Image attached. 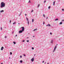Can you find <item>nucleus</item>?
Here are the masks:
<instances>
[{
	"label": "nucleus",
	"instance_id": "1",
	"mask_svg": "<svg viewBox=\"0 0 64 64\" xmlns=\"http://www.w3.org/2000/svg\"><path fill=\"white\" fill-rule=\"evenodd\" d=\"M5 6V4L4 2H1L0 4V8H3Z\"/></svg>",
	"mask_w": 64,
	"mask_h": 64
},
{
	"label": "nucleus",
	"instance_id": "2",
	"mask_svg": "<svg viewBox=\"0 0 64 64\" xmlns=\"http://www.w3.org/2000/svg\"><path fill=\"white\" fill-rule=\"evenodd\" d=\"M57 48V46H55V48H54V50L53 51V53H54V52H55V50H56V48Z\"/></svg>",
	"mask_w": 64,
	"mask_h": 64
},
{
	"label": "nucleus",
	"instance_id": "3",
	"mask_svg": "<svg viewBox=\"0 0 64 64\" xmlns=\"http://www.w3.org/2000/svg\"><path fill=\"white\" fill-rule=\"evenodd\" d=\"M21 28H22V30L23 32L24 31V27H23Z\"/></svg>",
	"mask_w": 64,
	"mask_h": 64
},
{
	"label": "nucleus",
	"instance_id": "4",
	"mask_svg": "<svg viewBox=\"0 0 64 64\" xmlns=\"http://www.w3.org/2000/svg\"><path fill=\"white\" fill-rule=\"evenodd\" d=\"M46 27H47L48 26H49V27H50V26H51V25L50 24H48L46 25Z\"/></svg>",
	"mask_w": 64,
	"mask_h": 64
},
{
	"label": "nucleus",
	"instance_id": "5",
	"mask_svg": "<svg viewBox=\"0 0 64 64\" xmlns=\"http://www.w3.org/2000/svg\"><path fill=\"white\" fill-rule=\"evenodd\" d=\"M23 31L22 30H20L19 31V33H21L23 32Z\"/></svg>",
	"mask_w": 64,
	"mask_h": 64
},
{
	"label": "nucleus",
	"instance_id": "6",
	"mask_svg": "<svg viewBox=\"0 0 64 64\" xmlns=\"http://www.w3.org/2000/svg\"><path fill=\"white\" fill-rule=\"evenodd\" d=\"M34 58H32L31 60V61L32 62H33V61H34Z\"/></svg>",
	"mask_w": 64,
	"mask_h": 64
},
{
	"label": "nucleus",
	"instance_id": "7",
	"mask_svg": "<svg viewBox=\"0 0 64 64\" xmlns=\"http://www.w3.org/2000/svg\"><path fill=\"white\" fill-rule=\"evenodd\" d=\"M3 49H4V47L3 46H2L1 49V50H3Z\"/></svg>",
	"mask_w": 64,
	"mask_h": 64
},
{
	"label": "nucleus",
	"instance_id": "8",
	"mask_svg": "<svg viewBox=\"0 0 64 64\" xmlns=\"http://www.w3.org/2000/svg\"><path fill=\"white\" fill-rule=\"evenodd\" d=\"M4 12V10H2L0 11V12L2 13V12Z\"/></svg>",
	"mask_w": 64,
	"mask_h": 64
},
{
	"label": "nucleus",
	"instance_id": "9",
	"mask_svg": "<svg viewBox=\"0 0 64 64\" xmlns=\"http://www.w3.org/2000/svg\"><path fill=\"white\" fill-rule=\"evenodd\" d=\"M53 40H52L51 42H50V43L52 44L53 43Z\"/></svg>",
	"mask_w": 64,
	"mask_h": 64
},
{
	"label": "nucleus",
	"instance_id": "10",
	"mask_svg": "<svg viewBox=\"0 0 64 64\" xmlns=\"http://www.w3.org/2000/svg\"><path fill=\"white\" fill-rule=\"evenodd\" d=\"M62 24V22H60V23L59 24H60V25H61V24Z\"/></svg>",
	"mask_w": 64,
	"mask_h": 64
},
{
	"label": "nucleus",
	"instance_id": "11",
	"mask_svg": "<svg viewBox=\"0 0 64 64\" xmlns=\"http://www.w3.org/2000/svg\"><path fill=\"white\" fill-rule=\"evenodd\" d=\"M37 30V28H36V29H34V31H36V30Z\"/></svg>",
	"mask_w": 64,
	"mask_h": 64
},
{
	"label": "nucleus",
	"instance_id": "12",
	"mask_svg": "<svg viewBox=\"0 0 64 64\" xmlns=\"http://www.w3.org/2000/svg\"><path fill=\"white\" fill-rule=\"evenodd\" d=\"M22 62H23V61H22V60H20V63H22Z\"/></svg>",
	"mask_w": 64,
	"mask_h": 64
},
{
	"label": "nucleus",
	"instance_id": "13",
	"mask_svg": "<svg viewBox=\"0 0 64 64\" xmlns=\"http://www.w3.org/2000/svg\"><path fill=\"white\" fill-rule=\"evenodd\" d=\"M50 8H51V6H49L48 7V9H50Z\"/></svg>",
	"mask_w": 64,
	"mask_h": 64
},
{
	"label": "nucleus",
	"instance_id": "14",
	"mask_svg": "<svg viewBox=\"0 0 64 64\" xmlns=\"http://www.w3.org/2000/svg\"><path fill=\"white\" fill-rule=\"evenodd\" d=\"M55 21H57V20H58V19L56 18L55 20Z\"/></svg>",
	"mask_w": 64,
	"mask_h": 64
},
{
	"label": "nucleus",
	"instance_id": "15",
	"mask_svg": "<svg viewBox=\"0 0 64 64\" xmlns=\"http://www.w3.org/2000/svg\"><path fill=\"white\" fill-rule=\"evenodd\" d=\"M14 44H16V42H13Z\"/></svg>",
	"mask_w": 64,
	"mask_h": 64
},
{
	"label": "nucleus",
	"instance_id": "16",
	"mask_svg": "<svg viewBox=\"0 0 64 64\" xmlns=\"http://www.w3.org/2000/svg\"><path fill=\"white\" fill-rule=\"evenodd\" d=\"M55 1L53 3V5H54V6L55 5Z\"/></svg>",
	"mask_w": 64,
	"mask_h": 64
},
{
	"label": "nucleus",
	"instance_id": "17",
	"mask_svg": "<svg viewBox=\"0 0 64 64\" xmlns=\"http://www.w3.org/2000/svg\"><path fill=\"white\" fill-rule=\"evenodd\" d=\"M43 17H45V16L44 14H43Z\"/></svg>",
	"mask_w": 64,
	"mask_h": 64
},
{
	"label": "nucleus",
	"instance_id": "18",
	"mask_svg": "<svg viewBox=\"0 0 64 64\" xmlns=\"http://www.w3.org/2000/svg\"><path fill=\"white\" fill-rule=\"evenodd\" d=\"M28 25H29V21H28Z\"/></svg>",
	"mask_w": 64,
	"mask_h": 64
},
{
	"label": "nucleus",
	"instance_id": "19",
	"mask_svg": "<svg viewBox=\"0 0 64 64\" xmlns=\"http://www.w3.org/2000/svg\"><path fill=\"white\" fill-rule=\"evenodd\" d=\"M32 22H34V19H32Z\"/></svg>",
	"mask_w": 64,
	"mask_h": 64
},
{
	"label": "nucleus",
	"instance_id": "20",
	"mask_svg": "<svg viewBox=\"0 0 64 64\" xmlns=\"http://www.w3.org/2000/svg\"><path fill=\"white\" fill-rule=\"evenodd\" d=\"M16 24V22H15L14 23H13V25H14V24Z\"/></svg>",
	"mask_w": 64,
	"mask_h": 64
},
{
	"label": "nucleus",
	"instance_id": "21",
	"mask_svg": "<svg viewBox=\"0 0 64 64\" xmlns=\"http://www.w3.org/2000/svg\"><path fill=\"white\" fill-rule=\"evenodd\" d=\"M39 6H40V4H38V6H37L38 8Z\"/></svg>",
	"mask_w": 64,
	"mask_h": 64
},
{
	"label": "nucleus",
	"instance_id": "22",
	"mask_svg": "<svg viewBox=\"0 0 64 64\" xmlns=\"http://www.w3.org/2000/svg\"><path fill=\"white\" fill-rule=\"evenodd\" d=\"M21 12H20V15H19V16H20L21 15Z\"/></svg>",
	"mask_w": 64,
	"mask_h": 64
},
{
	"label": "nucleus",
	"instance_id": "23",
	"mask_svg": "<svg viewBox=\"0 0 64 64\" xmlns=\"http://www.w3.org/2000/svg\"><path fill=\"white\" fill-rule=\"evenodd\" d=\"M10 55H12V52H10Z\"/></svg>",
	"mask_w": 64,
	"mask_h": 64
},
{
	"label": "nucleus",
	"instance_id": "24",
	"mask_svg": "<svg viewBox=\"0 0 64 64\" xmlns=\"http://www.w3.org/2000/svg\"><path fill=\"white\" fill-rule=\"evenodd\" d=\"M32 50H34V48L32 47Z\"/></svg>",
	"mask_w": 64,
	"mask_h": 64
},
{
	"label": "nucleus",
	"instance_id": "25",
	"mask_svg": "<svg viewBox=\"0 0 64 64\" xmlns=\"http://www.w3.org/2000/svg\"><path fill=\"white\" fill-rule=\"evenodd\" d=\"M23 42H25V40H23L22 41Z\"/></svg>",
	"mask_w": 64,
	"mask_h": 64
},
{
	"label": "nucleus",
	"instance_id": "26",
	"mask_svg": "<svg viewBox=\"0 0 64 64\" xmlns=\"http://www.w3.org/2000/svg\"><path fill=\"white\" fill-rule=\"evenodd\" d=\"M26 20H27V21H29L28 20V18H26Z\"/></svg>",
	"mask_w": 64,
	"mask_h": 64
},
{
	"label": "nucleus",
	"instance_id": "27",
	"mask_svg": "<svg viewBox=\"0 0 64 64\" xmlns=\"http://www.w3.org/2000/svg\"><path fill=\"white\" fill-rule=\"evenodd\" d=\"M23 55L24 56V57H25V56H26V55L25 54H24Z\"/></svg>",
	"mask_w": 64,
	"mask_h": 64
},
{
	"label": "nucleus",
	"instance_id": "28",
	"mask_svg": "<svg viewBox=\"0 0 64 64\" xmlns=\"http://www.w3.org/2000/svg\"><path fill=\"white\" fill-rule=\"evenodd\" d=\"M62 11H64V9H62Z\"/></svg>",
	"mask_w": 64,
	"mask_h": 64
},
{
	"label": "nucleus",
	"instance_id": "29",
	"mask_svg": "<svg viewBox=\"0 0 64 64\" xmlns=\"http://www.w3.org/2000/svg\"><path fill=\"white\" fill-rule=\"evenodd\" d=\"M26 41L28 42H29V40H26Z\"/></svg>",
	"mask_w": 64,
	"mask_h": 64
},
{
	"label": "nucleus",
	"instance_id": "30",
	"mask_svg": "<svg viewBox=\"0 0 64 64\" xmlns=\"http://www.w3.org/2000/svg\"><path fill=\"white\" fill-rule=\"evenodd\" d=\"M1 30H2V28L1 27Z\"/></svg>",
	"mask_w": 64,
	"mask_h": 64
},
{
	"label": "nucleus",
	"instance_id": "31",
	"mask_svg": "<svg viewBox=\"0 0 64 64\" xmlns=\"http://www.w3.org/2000/svg\"><path fill=\"white\" fill-rule=\"evenodd\" d=\"M50 35H52V33L50 32Z\"/></svg>",
	"mask_w": 64,
	"mask_h": 64
},
{
	"label": "nucleus",
	"instance_id": "32",
	"mask_svg": "<svg viewBox=\"0 0 64 64\" xmlns=\"http://www.w3.org/2000/svg\"><path fill=\"white\" fill-rule=\"evenodd\" d=\"M33 12V10H32L31 11V12Z\"/></svg>",
	"mask_w": 64,
	"mask_h": 64
},
{
	"label": "nucleus",
	"instance_id": "33",
	"mask_svg": "<svg viewBox=\"0 0 64 64\" xmlns=\"http://www.w3.org/2000/svg\"><path fill=\"white\" fill-rule=\"evenodd\" d=\"M10 23H11V20H10Z\"/></svg>",
	"mask_w": 64,
	"mask_h": 64
},
{
	"label": "nucleus",
	"instance_id": "34",
	"mask_svg": "<svg viewBox=\"0 0 64 64\" xmlns=\"http://www.w3.org/2000/svg\"><path fill=\"white\" fill-rule=\"evenodd\" d=\"M46 0H45L44 2V3H45V2H46Z\"/></svg>",
	"mask_w": 64,
	"mask_h": 64
},
{
	"label": "nucleus",
	"instance_id": "35",
	"mask_svg": "<svg viewBox=\"0 0 64 64\" xmlns=\"http://www.w3.org/2000/svg\"><path fill=\"white\" fill-rule=\"evenodd\" d=\"M20 58H22V56H20Z\"/></svg>",
	"mask_w": 64,
	"mask_h": 64
},
{
	"label": "nucleus",
	"instance_id": "36",
	"mask_svg": "<svg viewBox=\"0 0 64 64\" xmlns=\"http://www.w3.org/2000/svg\"><path fill=\"white\" fill-rule=\"evenodd\" d=\"M5 38H7V36H5Z\"/></svg>",
	"mask_w": 64,
	"mask_h": 64
},
{
	"label": "nucleus",
	"instance_id": "37",
	"mask_svg": "<svg viewBox=\"0 0 64 64\" xmlns=\"http://www.w3.org/2000/svg\"><path fill=\"white\" fill-rule=\"evenodd\" d=\"M17 36V35L16 34V35H15V36H16H16Z\"/></svg>",
	"mask_w": 64,
	"mask_h": 64
},
{
	"label": "nucleus",
	"instance_id": "38",
	"mask_svg": "<svg viewBox=\"0 0 64 64\" xmlns=\"http://www.w3.org/2000/svg\"><path fill=\"white\" fill-rule=\"evenodd\" d=\"M29 3H30V1L29 0V1L28 2Z\"/></svg>",
	"mask_w": 64,
	"mask_h": 64
},
{
	"label": "nucleus",
	"instance_id": "39",
	"mask_svg": "<svg viewBox=\"0 0 64 64\" xmlns=\"http://www.w3.org/2000/svg\"><path fill=\"white\" fill-rule=\"evenodd\" d=\"M44 61H43L42 62V63H44Z\"/></svg>",
	"mask_w": 64,
	"mask_h": 64
},
{
	"label": "nucleus",
	"instance_id": "40",
	"mask_svg": "<svg viewBox=\"0 0 64 64\" xmlns=\"http://www.w3.org/2000/svg\"><path fill=\"white\" fill-rule=\"evenodd\" d=\"M27 15V14H25V16H26Z\"/></svg>",
	"mask_w": 64,
	"mask_h": 64
},
{
	"label": "nucleus",
	"instance_id": "41",
	"mask_svg": "<svg viewBox=\"0 0 64 64\" xmlns=\"http://www.w3.org/2000/svg\"><path fill=\"white\" fill-rule=\"evenodd\" d=\"M48 19V17H47L46 18V19Z\"/></svg>",
	"mask_w": 64,
	"mask_h": 64
},
{
	"label": "nucleus",
	"instance_id": "42",
	"mask_svg": "<svg viewBox=\"0 0 64 64\" xmlns=\"http://www.w3.org/2000/svg\"><path fill=\"white\" fill-rule=\"evenodd\" d=\"M62 21H64V20H62Z\"/></svg>",
	"mask_w": 64,
	"mask_h": 64
},
{
	"label": "nucleus",
	"instance_id": "43",
	"mask_svg": "<svg viewBox=\"0 0 64 64\" xmlns=\"http://www.w3.org/2000/svg\"><path fill=\"white\" fill-rule=\"evenodd\" d=\"M43 25H44V22H43Z\"/></svg>",
	"mask_w": 64,
	"mask_h": 64
},
{
	"label": "nucleus",
	"instance_id": "44",
	"mask_svg": "<svg viewBox=\"0 0 64 64\" xmlns=\"http://www.w3.org/2000/svg\"><path fill=\"white\" fill-rule=\"evenodd\" d=\"M14 33V32H13L12 33V34H13Z\"/></svg>",
	"mask_w": 64,
	"mask_h": 64
},
{
	"label": "nucleus",
	"instance_id": "45",
	"mask_svg": "<svg viewBox=\"0 0 64 64\" xmlns=\"http://www.w3.org/2000/svg\"><path fill=\"white\" fill-rule=\"evenodd\" d=\"M46 62H44V64H46Z\"/></svg>",
	"mask_w": 64,
	"mask_h": 64
},
{
	"label": "nucleus",
	"instance_id": "46",
	"mask_svg": "<svg viewBox=\"0 0 64 64\" xmlns=\"http://www.w3.org/2000/svg\"><path fill=\"white\" fill-rule=\"evenodd\" d=\"M35 37V36H33V37Z\"/></svg>",
	"mask_w": 64,
	"mask_h": 64
},
{
	"label": "nucleus",
	"instance_id": "47",
	"mask_svg": "<svg viewBox=\"0 0 64 64\" xmlns=\"http://www.w3.org/2000/svg\"><path fill=\"white\" fill-rule=\"evenodd\" d=\"M1 64H3V63H1Z\"/></svg>",
	"mask_w": 64,
	"mask_h": 64
},
{
	"label": "nucleus",
	"instance_id": "48",
	"mask_svg": "<svg viewBox=\"0 0 64 64\" xmlns=\"http://www.w3.org/2000/svg\"><path fill=\"white\" fill-rule=\"evenodd\" d=\"M27 39H28V38H29L27 37Z\"/></svg>",
	"mask_w": 64,
	"mask_h": 64
},
{
	"label": "nucleus",
	"instance_id": "49",
	"mask_svg": "<svg viewBox=\"0 0 64 64\" xmlns=\"http://www.w3.org/2000/svg\"><path fill=\"white\" fill-rule=\"evenodd\" d=\"M9 59H10V57H9Z\"/></svg>",
	"mask_w": 64,
	"mask_h": 64
},
{
	"label": "nucleus",
	"instance_id": "50",
	"mask_svg": "<svg viewBox=\"0 0 64 64\" xmlns=\"http://www.w3.org/2000/svg\"><path fill=\"white\" fill-rule=\"evenodd\" d=\"M34 56H35V54H34Z\"/></svg>",
	"mask_w": 64,
	"mask_h": 64
},
{
	"label": "nucleus",
	"instance_id": "51",
	"mask_svg": "<svg viewBox=\"0 0 64 64\" xmlns=\"http://www.w3.org/2000/svg\"><path fill=\"white\" fill-rule=\"evenodd\" d=\"M18 24H20V23H18Z\"/></svg>",
	"mask_w": 64,
	"mask_h": 64
},
{
	"label": "nucleus",
	"instance_id": "52",
	"mask_svg": "<svg viewBox=\"0 0 64 64\" xmlns=\"http://www.w3.org/2000/svg\"><path fill=\"white\" fill-rule=\"evenodd\" d=\"M1 15V13H0V15Z\"/></svg>",
	"mask_w": 64,
	"mask_h": 64
},
{
	"label": "nucleus",
	"instance_id": "53",
	"mask_svg": "<svg viewBox=\"0 0 64 64\" xmlns=\"http://www.w3.org/2000/svg\"><path fill=\"white\" fill-rule=\"evenodd\" d=\"M47 64H49V63H47Z\"/></svg>",
	"mask_w": 64,
	"mask_h": 64
},
{
	"label": "nucleus",
	"instance_id": "54",
	"mask_svg": "<svg viewBox=\"0 0 64 64\" xmlns=\"http://www.w3.org/2000/svg\"><path fill=\"white\" fill-rule=\"evenodd\" d=\"M58 45V44H56V45Z\"/></svg>",
	"mask_w": 64,
	"mask_h": 64
}]
</instances>
